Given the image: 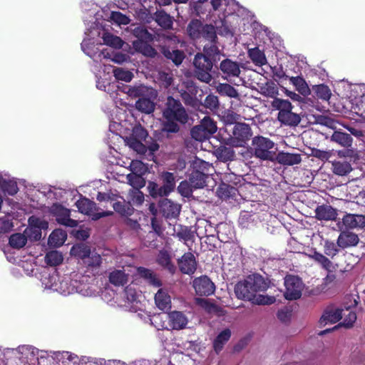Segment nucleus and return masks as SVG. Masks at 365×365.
I'll list each match as a JSON object with an SVG mask.
<instances>
[{"label":"nucleus","mask_w":365,"mask_h":365,"mask_svg":"<svg viewBox=\"0 0 365 365\" xmlns=\"http://www.w3.org/2000/svg\"><path fill=\"white\" fill-rule=\"evenodd\" d=\"M268 287V283L261 275L251 274L235 285V292L239 299L258 305H269L275 302V297L258 294L267 290Z\"/></svg>","instance_id":"1"},{"label":"nucleus","mask_w":365,"mask_h":365,"mask_svg":"<svg viewBox=\"0 0 365 365\" xmlns=\"http://www.w3.org/2000/svg\"><path fill=\"white\" fill-rule=\"evenodd\" d=\"M124 92L132 98H139L135 102L138 110L150 114L155 110L154 100L157 98V91L151 87L143 84L127 86Z\"/></svg>","instance_id":"2"},{"label":"nucleus","mask_w":365,"mask_h":365,"mask_svg":"<svg viewBox=\"0 0 365 365\" xmlns=\"http://www.w3.org/2000/svg\"><path fill=\"white\" fill-rule=\"evenodd\" d=\"M163 117L166 120L164 130L170 133H176L179 126L176 122L185 123L187 115L181 103L172 97L168 98L166 108L163 111Z\"/></svg>","instance_id":"3"},{"label":"nucleus","mask_w":365,"mask_h":365,"mask_svg":"<svg viewBox=\"0 0 365 365\" xmlns=\"http://www.w3.org/2000/svg\"><path fill=\"white\" fill-rule=\"evenodd\" d=\"M76 279L71 277H60L56 287H53V291L57 292L62 295L67 296L76 292L85 297H91L95 294L94 290L91 287L86 283L78 282L77 274H74Z\"/></svg>","instance_id":"4"},{"label":"nucleus","mask_w":365,"mask_h":365,"mask_svg":"<svg viewBox=\"0 0 365 365\" xmlns=\"http://www.w3.org/2000/svg\"><path fill=\"white\" fill-rule=\"evenodd\" d=\"M147 137V131L141 125H136L133 128L132 133L124 138V141L129 148L139 154L145 153L147 148L151 152L158 150L159 148L158 143H152L148 145L146 141Z\"/></svg>","instance_id":"5"},{"label":"nucleus","mask_w":365,"mask_h":365,"mask_svg":"<svg viewBox=\"0 0 365 365\" xmlns=\"http://www.w3.org/2000/svg\"><path fill=\"white\" fill-rule=\"evenodd\" d=\"M272 106L279 110L277 119L281 123L289 126H296L300 123L299 115L292 112L293 106L289 101L275 98L272 101Z\"/></svg>","instance_id":"6"},{"label":"nucleus","mask_w":365,"mask_h":365,"mask_svg":"<svg viewBox=\"0 0 365 365\" xmlns=\"http://www.w3.org/2000/svg\"><path fill=\"white\" fill-rule=\"evenodd\" d=\"M103 32L105 31L97 24L87 29L85 32L86 37L81 43L82 50L86 55L92 58L95 56L98 50L96 46L102 44L100 36Z\"/></svg>","instance_id":"7"},{"label":"nucleus","mask_w":365,"mask_h":365,"mask_svg":"<svg viewBox=\"0 0 365 365\" xmlns=\"http://www.w3.org/2000/svg\"><path fill=\"white\" fill-rule=\"evenodd\" d=\"M78 211L89 216L91 220H97L101 217L110 216L113 214L111 211H103L97 207L96 203L87 198H81L76 202Z\"/></svg>","instance_id":"8"},{"label":"nucleus","mask_w":365,"mask_h":365,"mask_svg":"<svg viewBox=\"0 0 365 365\" xmlns=\"http://www.w3.org/2000/svg\"><path fill=\"white\" fill-rule=\"evenodd\" d=\"M252 147L255 155L261 160H272V149L274 146L273 141L269 138L257 136L252 140Z\"/></svg>","instance_id":"9"},{"label":"nucleus","mask_w":365,"mask_h":365,"mask_svg":"<svg viewBox=\"0 0 365 365\" xmlns=\"http://www.w3.org/2000/svg\"><path fill=\"white\" fill-rule=\"evenodd\" d=\"M193 63L196 68L197 78L202 82L209 83L212 81V76L210 73L212 68L211 61L206 56L197 53L195 56Z\"/></svg>","instance_id":"10"},{"label":"nucleus","mask_w":365,"mask_h":365,"mask_svg":"<svg viewBox=\"0 0 365 365\" xmlns=\"http://www.w3.org/2000/svg\"><path fill=\"white\" fill-rule=\"evenodd\" d=\"M222 0H197L190 4V6L197 15L207 14L212 16V13L218 10H222Z\"/></svg>","instance_id":"11"},{"label":"nucleus","mask_w":365,"mask_h":365,"mask_svg":"<svg viewBox=\"0 0 365 365\" xmlns=\"http://www.w3.org/2000/svg\"><path fill=\"white\" fill-rule=\"evenodd\" d=\"M284 285L286 288L284 297L287 299L293 300L301 297L304 289V284L298 277L287 276L284 279Z\"/></svg>","instance_id":"12"},{"label":"nucleus","mask_w":365,"mask_h":365,"mask_svg":"<svg viewBox=\"0 0 365 365\" xmlns=\"http://www.w3.org/2000/svg\"><path fill=\"white\" fill-rule=\"evenodd\" d=\"M340 230L343 229H361L365 227V216L346 213L343 216L341 221L337 223Z\"/></svg>","instance_id":"13"},{"label":"nucleus","mask_w":365,"mask_h":365,"mask_svg":"<svg viewBox=\"0 0 365 365\" xmlns=\"http://www.w3.org/2000/svg\"><path fill=\"white\" fill-rule=\"evenodd\" d=\"M337 287L338 283L336 275L334 273L329 272L323 279L322 283L312 290V293L314 295L321 294L331 295L336 292Z\"/></svg>","instance_id":"14"},{"label":"nucleus","mask_w":365,"mask_h":365,"mask_svg":"<svg viewBox=\"0 0 365 365\" xmlns=\"http://www.w3.org/2000/svg\"><path fill=\"white\" fill-rule=\"evenodd\" d=\"M51 212L56 217V220L59 224L70 227H74L78 225V221L70 217V210L62 205H53L51 208Z\"/></svg>","instance_id":"15"},{"label":"nucleus","mask_w":365,"mask_h":365,"mask_svg":"<svg viewBox=\"0 0 365 365\" xmlns=\"http://www.w3.org/2000/svg\"><path fill=\"white\" fill-rule=\"evenodd\" d=\"M123 302H119L120 306L129 309L131 312H137L140 309L139 295L136 291L130 287H127L123 293Z\"/></svg>","instance_id":"16"},{"label":"nucleus","mask_w":365,"mask_h":365,"mask_svg":"<svg viewBox=\"0 0 365 365\" xmlns=\"http://www.w3.org/2000/svg\"><path fill=\"white\" fill-rule=\"evenodd\" d=\"M251 130L245 123L236 124L233 128V145L241 146L251 137Z\"/></svg>","instance_id":"17"},{"label":"nucleus","mask_w":365,"mask_h":365,"mask_svg":"<svg viewBox=\"0 0 365 365\" xmlns=\"http://www.w3.org/2000/svg\"><path fill=\"white\" fill-rule=\"evenodd\" d=\"M192 285L196 293L200 295H210L215 291L213 282L206 276L195 279Z\"/></svg>","instance_id":"18"},{"label":"nucleus","mask_w":365,"mask_h":365,"mask_svg":"<svg viewBox=\"0 0 365 365\" xmlns=\"http://www.w3.org/2000/svg\"><path fill=\"white\" fill-rule=\"evenodd\" d=\"M341 309L334 307H328L324 312L319 319L321 326H325L328 324H334L342 318Z\"/></svg>","instance_id":"19"},{"label":"nucleus","mask_w":365,"mask_h":365,"mask_svg":"<svg viewBox=\"0 0 365 365\" xmlns=\"http://www.w3.org/2000/svg\"><path fill=\"white\" fill-rule=\"evenodd\" d=\"M168 325L173 329H184L187 322V318L181 312L174 311L168 315Z\"/></svg>","instance_id":"20"},{"label":"nucleus","mask_w":365,"mask_h":365,"mask_svg":"<svg viewBox=\"0 0 365 365\" xmlns=\"http://www.w3.org/2000/svg\"><path fill=\"white\" fill-rule=\"evenodd\" d=\"M359 241L358 235L349 231H342L338 237L337 246L345 249L349 247L356 246Z\"/></svg>","instance_id":"21"},{"label":"nucleus","mask_w":365,"mask_h":365,"mask_svg":"<svg viewBox=\"0 0 365 365\" xmlns=\"http://www.w3.org/2000/svg\"><path fill=\"white\" fill-rule=\"evenodd\" d=\"M337 215V210L328 205H319L315 210V216L319 220H335Z\"/></svg>","instance_id":"22"},{"label":"nucleus","mask_w":365,"mask_h":365,"mask_svg":"<svg viewBox=\"0 0 365 365\" xmlns=\"http://www.w3.org/2000/svg\"><path fill=\"white\" fill-rule=\"evenodd\" d=\"M180 269L185 274H190L196 269V261L194 255L190 253H185L178 262Z\"/></svg>","instance_id":"23"},{"label":"nucleus","mask_w":365,"mask_h":365,"mask_svg":"<svg viewBox=\"0 0 365 365\" xmlns=\"http://www.w3.org/2000/svg\"><path fill=\"white\" fill-rule=\"evenodd\" d=\"M160 206L163 215L168 218H175L180 214V205L168 199H163Z\"/></svg>","instance_id":"24"},{"label":"nucleus","mask_w":365,"mask_h":365,"mask_svg":"<svg viewBox=\"0 0 365 365\" xmlns=\"http://www.w3.org/2000/svg\"><path fill=\"white\" fill-rule=\"evenodd\" d=\"M155 303L160 310H168L171 307V298L167 290L159 289L155 295Z\"/></svg>","instance_id":"25"},{"label":"nucleus","mask_w":365,"mask_h":365,"mask_svg":"<svg viewBox=\"0 0 365 365\" xmlns=\"http://www.w3.org/2000/svg\"><path fill=\"white\" fill-rule=\"evenodd\" d=\"M277 160L279 163L285 165H294L301 163L300 154L279 152L277 155Z\"/></svg>","instance_id":"26"},{"label":"nucleus","mask_w":365,"mask_h":365,"mask_svg":"<svg viewBox=\"0 0 365 365\" xmlns=\"http://www.w3.org/2000/svg\"><path fill=\"white\" fill-rule=\"evenodd\" d=\"M220 68L222 72L228 76H239L240 73V66L237 62L230 59H225L220 63Z\"/></svg>","instance_id":"27"},{"label":"nucleus","mask_w":365,"mask_h":365,"mask_svg":"<svg viewBox=\"0 0 365 365\" xmlns=\"http://www.w3.org/2000/svg\"><path fill=\"white\" fill-rule=\"evenodd\" d=\"M331 171L334 174L339 176H345L352 170V167L350 163L342 160H332Z\"/></svg>","instance_id":"28"},{"label":"nucleus","mask_w":365,"mask_h":365,"mask_svg":"<svg viewBox=\"0 0 365 365\" xmlns=\"http://www.w3.org/2000/svg\"><path fill=\"white\" fill-rule=\"evenodd\" d=\"M19 189L16 182L6 180L0 175V194L5 198L6 195H14Z\"/></svg>","instance_id":"29"},{"label":"nucleus","mask_w":365,"mask_h":365,"mask_svg":"<svg viewBox=\"0 0 365 365\" xmlns=\"http://www.w3.org/2000/svg\"><path fill=\"white\" fill-rule=\"evenodd\" d=\"M126 270L115 269L109 274V281L115 286H123L128 280V273L125 272Z\"/></svg>","instance_id":"30"},{"label":"nucleus","mask_w":365,"mask_h":365,"mask_svg":"<svg viewBox=\"0 0 365 365\" xmlns=\"http://www.w3.org/2000/svg\"><path fill=\"white\" fill-rule=\"evenodd\" d=\"M67 239L66 232L61 229L53 230L48 237V245L57 247L61 246Z\"/></svg>","instance_id":"31"},{"label":"nucleus","mask_w":365,"mask_h":365,"mask_svg":"<svg viewBox=\"0 0 365 365\" xmlns=\"http://www.w3.org/2000/svg\"><path fill=\"white\" fill-rule=\"evenodd\" d=\"M163 180V194L169 195L175 187V179L173 173L165 172L160 175Z\"/></svg>","instance_id":"32"},{"label":"nucleus","mask_w":365,"mask_h":365,"mask_svg":"<svg viewBox=\"0 0 365 365\" xmlns=\"http://www.w3.org/2000/svg\"><path fill=\"white\" fill-rule=\"evenodd\" d=\"M223 10V13L222 14V16H220L219 14V18L221 21V24H222V26H218L217 22L215 21V24H216V27L218 30V32L220 35H223V36H232L233 34V29L232 28H230L227 24V20L225 19V18L229 16L230 14H232V11H230V9H229V11H227V9H222Z\"/></svg>","instance_id":"33"},{"label":"nucleus","mask_w":365,"mask_h":365,"mask_svg":"<svg viewBox=\"0 0 365 365\" xmlns=\"http://www.w3.org/2000/svg\"><path fill=\"white\" fill-rule=\"evenodd\" d=\"M133 46L135 51L145 56L153 57L156 54L155 50L150 45L140 39L133 41Z\"/></svg>","instance_id":"34"},{"label":"nucleus","mask_w":365,"mask_h":365,"mask_svg":"<svg viewBox=\"0 0 365 365\" xmlns=\"http://www.w3.org/2000/svg\"><path fill=\"white\" fill-rule=\"evenodd\" d=\"M231 336V331L225 329L220 331L213 341V348L216 353H219L224 345L229 341Z\"/></svg>","instance_id":"35"},{"label":"nucleus","mask_w":365,"mask_h":365,"mask_svg":"<svg viewBox=\"0 0 365 365\" xmlns=\"http://www.w3.org/2000/svg\"><path fill=\"white\" fill-rule=\"evenodd\" d=\"M207 174L199 170H193L190 177V182L193 188H202L205 185Z\"/></svg>","instance_id":"36"},{"label":"nucleus","mask_w":365,"mask_h":365,"mask_svg":"<svg viewBox=\"0 0 365 365\" xmlns=\"http://www.w3.org/2000/svg\"><path fill=\"white\" fill-rule=\"evenodd\" d=\"M101 38L103 41L102 44H106L114 48H120L124 44L123 41L120 37L108 32H103Z\"/></svg>","instance_id":"37"},{"label":"nucleus","mask_w":365,"mask_h":365,"mask_svg":"<svg viewBox=\"0 0 365 365\" xmlns=\"http://www.w3.org/2000/svg\"><path fill=\"white\" fill-rule=\"evenodd\" d=\"M71 255L82 259L85 261L91 254L90 247L85 244H77L72 247L70 251Z\"/></svg>","instance_id":"38"},{"label":"nucleus","mask_w":365,"mask_h":365,"mask_svg":"<svg viewBox=\"0 0 365 365\" xmlns=\"http://www.w3.org/2000/svg\"><path fill=\"white\" fill-rule=\"evenodd\" d=\"M309 257L319 263L324 269L330 272L333 268L332 262L324 255L317 251H313L308 255Z\"/></svg>","instance_id":"39"},{"label":"nucleus","mask_w":365,"mask_h":365,"mask_svg":"<svg viewBox=\"0 0 365 365\" xmlns=\"http://www.w3.org/2000/svg\"><path fill=\"white\" fill-rule=\"evenodd\" d=\"M137 271L142 277L147 279L148 282L153 287H160L162 285L160 280L150 270L143 267H138Z\"/></svg>","instance_id":"40"},{"label":"nucleus","mask_w":365,"mask_h":365,"mask_svg":"<svg viewBox=\"0 0 365 365\" xmlns=\"http://www.w3.org/2000/svg\"><path fill=\"white\" fill-rule=\"evenodd\" d=\"M289 81L302 95L307 96L310 93V89L303 78L300 76L290 77Z\"/></svg>","instance_id":"41"},{"label":"nucleus","mask_w":365,"mask_h":365,"mask_svg":"<svg viewBox=\"0 0 365 365\" xmlns=\"http://www.w3.org/2000/svg\"><path fill=\"white\" fill-rule=\"evenodd\" d=\"M203 25L199 20H192L187 26V33L189 36L193 38L197 39L201 37Z\"/></svg>","instance_id":"42"},{"label":"nucleus","mask_w":365,"mask_h":365,"mask_svg":"<svg viewBox=\"0 0 365 365\" xmlns=\"http://www.w3.org/2000/svg\"><path fill=\"white\" fill-rule=\"evenodd\" d=\"M248 55L252 61L257 66H264L267 63L264 53L257 47L249 49Z\"/></svg>","instance_id":"43"},{"label":"nucleus","mask_w":365,"mask_h":365,"mask_svg":"<svg viewBox=\"0 0 365 365\" xmlns=\"http://www.w3.org/2000/svg\"><path fill=\"white\" fill-rule=\"evenodd\" d=\"M113 73L117 81H122L126 83L130 82L134 77L132 71L124 68H114L113 69Z\"/></svg>","instance_id":"44"},{"label":"nucleus","mask_w":365,"mask_h":365,"mask_svg":"<svg viewBox=\"0 0 365 365\" xmlns=\"http://www.w3.org/2000/svg\"><path fill=\"white\" fill-rule=\"evenodd\" d=\"M331 140L343 147H349L352 143V138L350 135L341 132H334L331 137Z\"/></svg>","instance_id":"45"},{"label":"nucleus","mask_w":365,"mask_h":365,"mask_svg":"<svg viewBox=\"0 0 365 365\" xmlns=\"http://www.w3.org/2000/svg\"><path fill=\"white\" fill-rule=\"evenodd\" d=\"M103 56L104 58H110V60L118 64H122L129 60V56L127 54L118 52L113 55L111 57L109 53L106 50L102 51L99 54L98 57Z\"/></svg>","instance_id":"46"},{"label":"nucleus","mask_w":365,"mask_h":365,"mask_svg":"<svg viewBox=\"0 0 365 365\" xmlns=\"http://www.w3.org/2000/svg\"><path fill=\"white\" fill-rule=\"evenodd\" d=\"M216 90L220 95L230 98H237L239 96L237 90L227 83H219L216 86Z\"/></svg>","instance_id":"47"},{"label":"nucleus","mask_w":365,"mask_h":365,"mask_svg":"<svg viewBox=\"0 0 365 365\" xmlns=\"http://www.w3.org/2000/svg\"><path fill=\"white\" fill-rule=\"evenodd\" d=\"M165 319H168V316L164 314H155L148 317L150 323L157 329H168L169 325L166 324Z\"/></svg>","instance_id":"48"},{"label":"nucleus","mask_w":365,"mask_h":365,"mask_svg":"<svg viewBox=\"0 0 365 365\" xmlns=\"http://www.w3.org/2000/svg\"><path fill=\"white\" fill-rule=\"evenodd\" d=\"M129 203L135 205L140 206L144 202V194L140 189H131L128 192Z\"/></svg>","instance_id":"49"},{"label":"nucleus","mask_w":365,"mask_h":365,"mask_svg":"<svg viewBox=\"0 0 365 365\" xmlns=\"http://www.w3.org/2000/svg\"><path fill=\"white\" fill-rule=\"evenodd\" d=\"M143 175L130 173L127 175V180L133 188V189H140L145 185V180L142 177Z\"/></svg>","instance_id":"50"},{"label":"nucleus","mask_w":365,"mask_h":365,"mask_svg":"<svg viewBox=\"0 0 365 365\" xmlns=\"http://www.w3.org/2000/svg\"><path fill=\"white\" fill-rule=\"evenodd\" d=\"M27 242L26 234L16 233L12 235L9 238V245L16 249L23 247Z\"/></svg>","instance_id":"51"},{"label":"nucleus","mask_w":365,"mask_h":365,"mask_svg":"<svg viewBox=\"0 0 365 365\" xmlns=\"http://www.w3.org/2000/svg\"><path fill=\"white\" fill-rule=\"evenodd\" d=\"M63 260V257L62 254L56 250L48 252L45 257L46 264L50 266H57L61 264Z\"/></svg>","instance_id":"52"},{"label":"nucleus","mask_w":365,"mask_h":365,"mask_svg":"<svg viewBox=\"0 0 365 365\" xmlns=\"http://www.w3.org/2000/svg\"><path fill=\"white\" fill-rule=\"evenodd\" d=\"M155 21L160 26L165 29L171 27L173 24L170 16L163 11L155 13Z\"/></svg>","instance_id":"53"},{"label":"nucleus","mask_w":365,"mask_h":365,"mask_svg":"<svg viewBox=\"0 0 365 365\" xmlns=\"http://www.w3.org/2000/svg\"><path fill=\"white\" fill-rule=\"evenodd\" d=\"M129 168L132 173L145 175L148 170V167L140 160H132L129 163Z\"/></svg>","instance_id":"54"},{"label":"nucleus","mask_w":365,"mask_h":365,"mask_svg":"<svg viewBox=\"0 0 365 365\" xmlns=\"http://www.w3.org/2000/svg\"><path fill=\"white\" fill-rule=\"evenodd\" d=\"M314 91L317 96V98L324 100L329 101L331 98V93L328 86L321 84L314 86Z\"/></svg>","instance_id":"55"},{"label":"nucleus","mask_w":365,"mask_h":365,"mask_svg":"<svg viewBox=\"0 0 365 365\" xmlns=\"http://www.w3.org/2000/svg\"><path fill=\"white\" fill-rule=\"evenodd\" d=\"M200 126L204 129L209 135L217 131V125L210 117H205L202 120Z\"/></svg>","instance_id":"56"},{"label":"nucleus","mask_w":365,"mask_h":365,"mask_svg":"<svg viewBox=\"0 0 365 365\" xmlns=\"http://www.w3.org/2000/svg\"><path fill=\"white\" fill-rule=\"evenodd\" d=\"M110 21L118 25H127L130 23V19L119 11H112L110 15Z\"/></svg>","instance_id":"57"},{"label":"nucleus","mask_w":365,"mask_h":365,"mask_svg":"<svg viewBox=\"0 0 365 365\" xmlns=\"http://www.w3.org/2000/svg\"><path fill=\"white\" fill-rule=\"evenodd\" d=\"M59 276L57 273L53 272L51 274L44 277L42 279V284L45 289L53 290V287L57 285Z\"/></svg>","instance_id":"58"},{"label":"nucleus","mask_w":365,"mask_h":365,"mask_svg":"<svg viewBox=\"0 0 365 365\" xmlns=\"http://www.w3.org/2000/svg\"><path fill=\"white\" fill-rule=\"evenodd\" d=\"M201 37L205 38L210 42H215V39L217 38L215 26L211 24L204 25Z\"/></svg>","instance_id":"59"},{"label":"nucleus","mask_w":365,"mask_h":365,"mask_svg":"<svg viewBox=\"0 0 365 365\" xmlns=\"http://www.w3.org/2000/svg\"><path fill=\"white\" fill-rule=\"evenodd\" d=\"M14 227L12 217L8 214L3 217H0V232H8L12 230Z\"/></svg>","instance_id":"60"},{"label":"nucleus","mask_w":365,"mask_h":365,"mask_svg":"<svg viewBox=\"0 0 365 365\" xmlns=\"http://www.w3.org/2000/svg\"><path fill=\"white\" fill-rule=\"evenodd\" d=\"M216 153L217 158L224 162L232 160L235 155L233 150L226 147L218 148Z\"/></svg>","instance_id":"61"},{"label":"nucleus","mask_w":365,"mask_h":365,"mask_svg":"<svg viewBox=\"0 0 365 365\" xmlns=\"http://www.w3.org/2000/svg\"><path fill=\"white\" fill-rule=\"evenodd\" d=\"M193 168L194 170H199L200 172H203L209 175L210 170L212 169L211 165L202 160L199 158L195 159L193 162Z\"/></svg>","instance_id":"62"},{"label":"nucleus","mask_w":365,"mask_h":365,"mask_svg":"<svg viewBox=\"0 0 365 365\" xmlns=\"http://www.w3.org/2000/svg\"><path fill=\"white\" fill-rule=\"evenodd\" d=\"M165 56L170 58L175 65H179L184 59V53L178 50H173V51H168L165 53Z\"/></svg>","instance_id":"63"},{"label":"nucleus","mask_w":365,"mask_h":365,"mask_svg":"<svg viewBox=\"0 0 365 365\" xmlns=\"http://www.w3.org/2000/svg\"><path fill=\"white\" fill-rule=\"evenodd\" d=\"M192 137L196 140L202 141L209 138V135L202 129L200 125L194 127L191 130Z\"/></svg>","instance_id":"64"}]
</instances>
